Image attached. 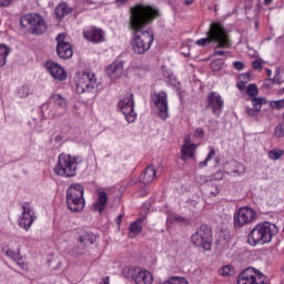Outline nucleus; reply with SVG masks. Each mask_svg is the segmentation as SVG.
Wrapping results in <instances>:
<instances>
[{"label":"nucleus","instance_id":"nucleus-40","mask_svg":"<svg viewBox=\"0 0 284 284\" xmlns=\"http://www.w3.org/2000/svg\"><path fill=\"white\" fill-rule=\"evenodd\" d=\"M254 70H262L263 68V61L262 60H255L252 63Z\"/></svg>","mask_w":284,"mask_h":284},{"label":"nucleus","instance_id":"nucleus-31","mask_svg":"<svg viewBox=\"0 0 284 284\" xmlns=\"http://www.w3.org/2000/svg\"><path fill=\"white\" fill-rule=\"evenodd\" d=\"M209 150L210 152L207 156L205 158L204 161L199 163V168H207V162L212 161V159H214V156L216 155V150H214V146H209Z\"/></svg>","mask_w":284,"mask_h":284},{"label":"nucleus","instance_id":"nucleus-32","mask_svg":"<svg viewBox=\"0 0 284 284\" xmlns=\"http://www.w3.org/2000/svg\"><path fill=\"white\" fill-rule=\"evenodd\" d=\"M52 100L54 101V105L57 108H60L61 110H65V108H68V103L65 102V99H63V97L55 94L52 97Z\"/></svg>","mask_w":284,"mask_h":284},{"label":"nucleus","instance_id":"nucleus-20","mask_svg":"<svg viewBox=\"0 0 284 284\" xmlns=\"http://www.w3.org/2000/svg\"><path fill=\"white\" fill-rule=\"evenodd\" d=\"M83 37L92 43H102V41H105V38L103 37V31L94 27L85 28L83 30Z\"/></svg>","mask_w":284,"mask_h":284},{"label":"nucleus","instance_id":"nucleus-52","mask_svg":"<svg viewBox=\"0 0 284 284\" xmlns=\"http://www.w3.org/2000/svg\"><path fill=\"white\" fill-rule=\"evenodd\" d=\"M243 77H250V73H244Z\"/></svg>","mask_w":284,"mask_h":284},{"label":"nucleus","instance_id":"nucleus-16","mask_svg":"<svg viewBox=\"0 0 284 284\" xmlns=\"http://www.w3.org/2000/svg\"><path fill=\"white\" fill-rule=\"evenodd\" d=\"M34 219H37V216L34 215V211L32 210V207H30L29 203H24L22 205V213L18 219V223L20 227H22V230H26V232H28V230L32 227V224L34 223Z\"/></svg>","mask_w":284,"mask_h":284},{"label":"nucleus","instance_id":"nucleus-46","mask_svg":"<svg viewBox=\"0 0 284 284\" xmlns=\"http://www.w3.org/2000/svg\"><path fill=\"white\" fill-rule=\"evenodd\" d=\"M184 3L185 6H192V3H194V0H185Z\"/></svg>","mask_w":284,"mask_h":284},{"label":"nucleus","instance_id":"nucleus-38","mask_svg":"<svg viewBox=\"0 0 284 284\" xmlns=\"http://www.w3.org/2000/svg\"><path fill=\"white\" fill-rule=\"evenodd\" d=\"M245 112H246V114H247L248 116H258V113H260L261 111H258V109H255L254 106H253V109L250 108V106H246Z\"/></svg>","mask_w":284,"mask_h":284},{"label":"nucleus","instance_id":"nucleus-50","mask_svg":"<svg viewBox=\"0 0 284 284\" xmlns=\"http://www.w3.org/2000/svg\"><path fill=\"white\" fill-rule=\"evenodd\" d=\"M212 194H214V196H216V194H219V189H215V192L211 191Z\"/></svg>","mask_w":284,"mask_h":284},{"label":"nucleus","instance_id":"nucleus-48","mask_svg":"<svg viewBox=\"0 0 284 284\" xmlns=\"http://www.w3.org/2000/svg\"><path fill=\"white\" fill-rule=\"evenodd\" d=\"M121 219H123V215L118 216V220H116L118 225H121Z\"/></svg>","mask_w":284,"mask_h":284},{"label":"nucleus","instance_id":"nucleus-8","mask_svg":"<svg viewBox=\"0 0 284 284\" xmlns=\"http://www.w3.org/2000/svg\"><path fill=\"white\" fill-rule=\"evenodd\" d=\"M193 245L210 250L212 247V229L206 224H202L197 231L191 236Z\"/></svg>","mask_w":284,"mask_h":284},{"label":"nucleus","instance_id":"nucleus-28","mask_svg":"<svg viewBox=\"0 0 284 284\" xmlns=\"http://www.w3.org/2000/svg\"><path fill=\"white\" fill-rule=\"evenodd\" d=\"M236 274V271L234 270V266L232 265H224L220 268L219 275L220 276H234Z\"/></svg>","mask_w":284,"mask_h":284},{"label":"nucleus","instance_id":"nucleus-13","mask_svg":"<svg viewBox=\"0 0 284 284\" xmlns=\"http://www.w3.org/2000/svg\"><path fill=\"white\" fill-rule=\"evenodd\" d=\"M21 23H29L33 34H43L48 30L45 20L38 13H28L26 14Z\"/></svg>","mask_w":284,"mask_h":284},{"label":"nucleus","instance_id":"nucleus-51","mask_svg":"<svg viewBox=\"0 0 284 284\" xmlns=\"http://www.w3.org/2000/svg\"><path fill=\"white\" fill-rule=\"evenodd\" d=\"M267 75L272 77V70H267Z\"/></svg>","mask_w":284,"mask_h":284},{"label":"nucleus","instance_id":"nucleus-30","mask_svg":"<svg viewBox=\"0 0 284 284\" xmlns=\"http://www.w3.org/2000/svg\"><path fill=\"white\" fill-rule=\"evenodd\" d=\"M252 105L253 108H255V110L261 112V108H263V105H267V99L265 98H252L251 99Z\"/></svg>","mask_w":284,"mask_h":284},{"label":"nucleus","instance_id":"nucleus-26","mask_svg":"<svg viewBox=\"0 0 284 284\" xmlns=\"http://www.w3.org/2000/svg\"><path fill=\"white\" fill-rule=\"evenodd\" d=\"M71 10L68 8V4L61 3L55 8V16L58 19H63L65 14H70Z\"/></svg>","mask_w":284,"mask_h":284},{"label":"nucleus","instance_id":"nucleus-2","mask_svg":"<svg viewBox=\"0 0 284 284\" xmlns=\"http://www.w3.org/2000/svg\"><path fill=\"white\" fill-rule=\"evenodd\" d=\"M195 43L200 45V48H206V45L216 43L213 51L214 57H225V54H230V52L219 49L227 50L232 48V38H230V33H227V29L222 22H211L206 38H201L196 40Z\"/></svg>","mask_w":284,"mask_h":284},{"label":"nucleus","instance_id":"nucleus-37","mask_svg":"<svg viewBox=\"0 0 284 284\" xmlns=\"http://www.w3.org/2000/svg\"><path fill=\"white\" fill-rule=\"evenodd\" d=\"M274 135L276 139H283L284 136V125L283 124H277L275 126Z\"/></svg>","mask_w":284,"mask_h":284},{"label":"nucleus","instance_id":"nucleus-12","mask_svg":"<svg viewBox=\"0 0 284 284\" xmlns=\"http://www.w3.org/2000/svg\"><path fill=\"white\" fill-rule=\"evenodd\" d=\"M97 239H98L97 234L90 231L81 230L78 235V243L81 250L78 251L77 248H73L71 251L72 256H81L85 247H90V245H94V243H97Z\"/></svg>","mask_w":284,"mask_h":284},{"label":"nucleus","instance_id":"nucleus-39","mask_svg":"<svg viewBox=\"0 0 284 284\" xmlns=\"http://www.w3.org/2000/svg\"><path fill=\"white\" fill-rule=\"evenodd\" d=\"M205 136V130L203 128H197L194 131V138L195 139H203Z\"/></svg>","mask_w":284,"mask_h":284},{"label":"nucleus","instance_id":"nucleus-1","mask_svg":"<svg viewBox=\"0 0 284 284\" xmlns=\"http://www.w3.org/2000/svg\"><path fill=\"white\" fill-rule=\"evenodd\" d=\"M159 17H161V12L154 6L138 4L131 8L129 30L132 34L131 44L135 54H145L152 48L154 33L145 28Z\"/></svg>","mask_w":284,"mask_h":284},{"label":"nucleus","instance_id":"nucleus-29","mask_svg":"<svg viewBox=\"0 0 284 284\" xmlns=\"http://www.w3.org/2000/svg\"><path fill=\"white\" fill-rule=\"evenodd\" d=\"M32 94V89L28 84H23L18 89V97L20 99H27V97H30Z\"/></svg>","mask_w":284,"mask_h":284},{"label":"nucleus","instance_id":"nucleus-33","mask_svg":"<svg viewBox=\"0 0 284 284\" xmlns=\"http://www.w3.org/2000/svg\"><path fill=\"white\" fill-rule=\"evenodd\" d=\"M283 154H284V150L273 149V150L268 151L267 156L271 161H278V159H281V156H283Z\"/></svg>","mask_w":284,"mask_h":284},{"label":"nucleus","instance_id":"nucleus-5","mask_svg":"<svg viewBox=\"0 0 284 284\" xmlns=\"http://www.w3.org/2000/svg\"><path fill=\"white\" fill-rule=\"evenodd\" d=\"M84 191L81 184H72L67 190V205L71 212H81L85 207Z\"/></svg>","mask_w":284,"mask_h":284},{"label":"nucleus","instance_id":"nucleus-10","mask_svg":"<svg viewBox=\"0 0 284 284\" xmlns=\"http://www.w3.org/2000/svg\"><path fill=\"white\" fill-rule=\"evenodd\" d=\"M237 284H267V276L255 268H246L239 275Z\"/></svg>","mask_w":284,"mask_h":284},{"label":"nucleus","instance_id":"nucleus-43","mask_svg":"<svg viewBox=\"0 0 284 284\" xmlns=\"http://www.w3.org/2000/svg\"><path fill=\"white\" fill-rule=\"evenodd\" d=\"M128 1H130V0H115V4L118 6V8H121V7L125 6V3H128Z\"/></svg>","mask_w":284,"mask_h":284},{"label":"nucleus","instance_id":"nucleus-22","mask_svg":"<svg viewBox=\"0 0 284 284\" xmlns=\"http://www.w3.org/2000/svg\"><path fill=\"white\" fill-rule=\"evenodd\" d=\"M106 205H108V193H105V191L103 190L98 191V199L93 204L95 212H100V213L103 212Z\"/></svg>","mask_w":284,"mask_h":284},{"label":"nucleus","instance_id":"nucleus-15","mask_svg":"<svg viewBox=\"0 0 284 284\" xmlns=\"http://www.w3.org/2000/svg\"><path fill=\"white\" fill-rule=\"evenodd\" d=\"M206 108L212 111L214 116H221V114H223V108H225V102L221 94L211 92L206 98Z\"/></svg>","mask_w":284,"mask_h":284},{"label":"nucleus","instance_id":"nucleus-27","mask_svg":"<svg viewBox=\"0 0 284 284\" xmlns=\"http://www.w3.org/2000/svg\"><path fill=\"white\" fill-rule=\"evenodd\" d=\"M6 254H7V256H9V258L17 261V258H20V256H21V245L17 244L14 250L8 248Z\"/></svg>","mask_w":284,"mask_h":284},{"label":"nucleus","instance_id":"nucleus-53","mask_svg":"<svg viewBox=\"0 0 284 284\" xmlns=\"http://www.w3.org/2000/svg\"><path fill=\"white\" fill-rule=\"evenodd\" d=\"M10 245H11V247H14V242H11V244H10Z\"/></svg>","mask_w":284,"mask_h":284},{"label":"nucleus","instance_id":"nucleus-7","mask_svg":"<svg viewBox=\"0 0 284 284\" xmlns=\"http://www.w3.org/2000/svg\"><path fill=\"white\" fill-rule=\"evenodd\" d=\"M97 88V75L90 71H82L77 74L75 91L78 94L92 92Z\"/></svg>","mask_w":284,"mask_h":284},{"label":"nucleus","instance_id":"nucleus-42","mask_svg":"<svg viewBox=\"0 0 284 284\" xmlns=\"http://www.w3.org/2000/svg\"><path fill=\"white\" fill-rule=\"evenodd\" d=\"M10 3H12V0H0V6L2 8H8V6H10Z\"/></svg>","mask_w":284,"mask_h":284},{"label":"nucleus","instance_id":"nucleus-6","mask_svg":"<svg viewBox=\"0 0 284 284\" xmlns=\"http://www.w3.org/2000/svg\"><path fill=\"white\" fill-rule=\"evenodd\" d=\"M125 278H131L135 284H152L154 283V276L148 270L134 266H126L122 272Z\"/></svg>","mask_w":284,"mask_h":284},{"label":"nucleus","instance_id":"nucleus-47","mask_svg":"<svg viewBox=\"0 0 284 284\" xmlns=\"http://www.w3.org/2000/svg\"><path fill=\"white\" fill-rule=\"evenodd\" d=\"M237 88L239 90H243L245 88V84L243 82L237 83Z\"/></svg>","mask_w":284,"mask_h":284},{"label":"nucleus","instance_id":"nucleus-25","mask_svg":"<svg viewBox=\"0 0 284 284\" xmlns=\"http://www.w3.org/2000/svg\"><path fill=\"white\" fill-rule=\"evenodd\" d=\"M12 49L4 43L0 44V68H3L8 63V57H10Z\"/></svg>","mask_w":284,"mask_h":284},{"label":"nucleus","instance_id":"nucleus-17","mask_svg":"<svg viewBox=\"0 0 284 284\" xmlns=\"http://www.w3.org/2000/svg\"><path fill=\"white\" fill-rule=\"evenodd\" d=\"M57 53L60 59H71L74 52L72 51V44L65 41V34L60 33L57 37Z\"/></svg>","mask_w":284,"mask_h":284},{"label":"nucleus","instance_id":"nucleus-34","mask_svg":"<svg viewBox=\"0 0 284 284\" xmlns=\"http://www.w3.org/2000/svg\"><path fill=\"white\" fill-rule=\"evenodd\" d=\"M270 105L273 110H284V99L273 100L270 102Z\"/></svg>","mask_w":284,"mask_h":284},{"label":"nucleus","instance_id":"nucleus-35","mask_svg":"<svg viewBox=\"0 0 284 284\" xmlns=\"http://www.w3.org/2000/svg\"><path fill=\"white\" fill-rule=\"evenodd\" d=\"M168 221H170L171 223H187V220L181 215H170L168 217Z\"/></svg>","mask_w":284,"mask_h":284},{"label":"nucleus","instance_id":"nucleus-23","mask_svg":"<svg viewBox=\"0 0 284 284\" xmlns=\"http://www.w3.org/2000/svg\"><path fill=\"white\" fill-rule=\"evenodd\" d=\"M154 179H156V168H154V165L146 166L143 174L141 175V182L144 185H150Z\"/></svg>","mask_w":284,"mask_h":284},{"label":"nucleus","instance_id":"nucleus-24","mask_svg":"<svg viewBox=\"0 0 284 284\" xmlns=\"http://www.w3.org/2000/svg\"><path fill=\"white\" fill-rule=\"evenodd\" d=\"M143 232V217L138 219L129 226V236L134 239V236H139Z\"/></svg>","mask_w":284,"mask_h":284},{"label":"nucleus","instance_id":"nucleus-44","mask_svg":"<svg viewBox=\"0 0 284 284\" xmlns=\"http://www.w3.org/2000/svg\"><path fill=\"white\" fill-rule=\"evenodd\" d=\"M217 63H219V62H216V61H213V62L211 63L212 70H220V69H221V67L217 65Z\"/></svg>","mask_w":284,"mask_h":284},{"label":"nucleus","instance_id":"nucleus-45","mask_svg":"<svg viewBox=\"0 0 284 284\" xmlns=\"http://www.w3.org/2000/svg\"><path fill=\"white\" fill-rule=\"evenodd\" d=\"M100 284H110V277L109 276L104 277L102 280V283H100Z\"/></svg>","mask_w":284,"mask_h":284},{"label":"nucleus","instance_id":"nucleus-49","mask_svg":"<svg viewBox=\"0 0 284 284\" xmlns=\"http://www.w3.org/2000/svg\"><path fill=\"white\" fill-rule=\"evenodd\" d=\"M272 1H274V0H264V3H265L266 6H270V3H272Z\"/></svg>","mask_w":284,"mask_h":284},{"label":"nucleus","instance_id":"nucleus-4","mask_svg":"<svg viewBox=\"0 0 284 284\" xmlns=\"http://www.w3.org/2000/svg\"><path fill=\"white\" fill-rule=\"evenodd\" d=\"M80 162L81 158L79 156L61 153L58 156V163L54 166L53 172L57 176H65V179L77 176V169Z\"/></svg>","mask_w":284,"mask_h":284},{"label":"nucleus","instance_id":"nucleus-11","mask_svg":"<svg viewBox=\"0 0 284 284\" xmlns=\"http://www.w3.org/2000/svg\"><path fill=\"white\" fill-rule=\"evenodd\" d=\"M256 221V211L248 206L240 207L234 214V226L244 227Z\"/></svg>","mask_w":284,"mask_h":284},{"label":"nucleus","instance_id":"nucleus-19","mask_svg":"<svg viewBox=\"0 0 284 284\" xmlns=\"http://www.w3.org/2000/svg\"><path fill=\"white\" fill-rule=\"evenodd\" d=\"M196 148H199V145L192 143V141H190V136H186L184 139V143L181 146V161H190V159H194Z\"/></svg>","mask_w":284,"mask_h":284},{"label":"nucleus","instance_id":"nucleus-3","mask_svg":"<svg viewBox=\"0 0 284 284\" xmlns=\"http://www.w3.org/2000/svg\"><path fill=\"white\" fill-rule=\"evenodd\" d=\"M276 234H278V227H276V224L262 222L256 224L250 232L247 243L251 244L252 247H256V245H265L267 243H272V239H274Z\"/></svg>","mask_w":284,"mask_h":284},{"label":"nucleus","instance_id":"nucleus-9","mask_svg":"<svg viewBox=\"0 0 284 284\" xmlns=\"http://www.w3.org/2000/svg\"><path fill=\"white\" fill-rule=\"evenodd\" d=\"M118 110L124 114V119L128 123H134L136 121V112L134 111V94L128 93L118 102Z\"/></svg>","mask_w":284,"mask_h":284},{"label":"nucleus","instance_id":"nucleus-18","mask_svg":"<svg viewBox=\"0 0 284 284\" xmlns=\"http://www.w3.org/2000/svg\"><path fill=\"white\" fill-rule=\"evenodd\" d=\"M45 68L55 81H65V79H68V72L63 67H61V64L49 61L45 63Z\"/></svg>","mask_w":284,"mask_h":284},{"label":"nucleus","instance_id":"nucleus-21","mask_svg":"<svg viewBox=\"0 0 284 284\" xmlns=\"http://www.w3.org/2000/svg\"><path fill=\"white\" fill-rule=\"evenodd\" d=\"M106 74L110 79H120L123 77V61H114L106 69Z\"/></svg>","mask_w":284,"mask_h":284},{"label":"nucleus","instance_id":"nucleus-14","mask_svg":"<svg viewBox=\"0 0 284 284\" xmlns=\"http://www.w3.org/2000/svg\"><path fill=\"white\" fill-rule=\"evenodd\" d=\"M153 103L159 110V116L162 121H165L170 116V106L168 104V93L164 91H159L153 94Z\"/></svg>","mask_w":284,"mask_h":284},{"label":"nucleus","instance_id":"nucleus-41","mask_svg":"<svg viewBox=\"0 0 284 284\" xmlns=\"http://www.w3.org/2000/svg\"><path fill=\"white\" fill-rule=\"evenodd\" d=\"M233 67L235 68V70H240V71L245 69V64L240 61L233 62Z\"/></svg>","mask_w":284,"mask_h":284},{"label":"nucleus","instance_id":"nucleus-36","mask_svg":"<svg viewBox=\"0 0 284 284\" xmlns=\"http://www.w3.org/2000/svg\"><path fill=\"white\" fill-rule=\"evenodd\" d=\"M246 94H248V97H256L258 94L256 84H250L246 89Z\"/></svg>","mask_w":284,"mask_h":284}]
</instances>
